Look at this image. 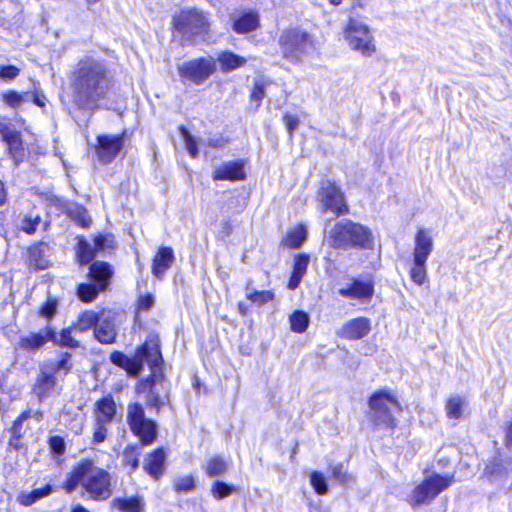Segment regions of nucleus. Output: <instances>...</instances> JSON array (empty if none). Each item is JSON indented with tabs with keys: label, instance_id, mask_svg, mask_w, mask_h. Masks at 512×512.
<instances>
[{
	"label": "nucleus",
	"instance_id": "f257e3e1",
	"mask_svg": "<svg viewBox=\"0 0 512 512\" xmlns=\"http://www.w3.org/2000/svg\"><path fill=\"white\" fill-rule=\"evenodd\" d=\"M111 362L126 370L130 376H137L147 363L151 375L139 381L137 390L139 394H145L146 403L160 412V406L164 404L163 399L157 393V385L163 386L165 378L163 374L164 360L157 341L149 340L137 348L132 357H128L120 351H114L110 355Z\"/></svg>",
	"mask_w": 512,
	"mask_h": 512
},
{
	"label": "nucleus",
	"instance_id": "f03ea898",
	"mask_svg": "<svg viewBox=\"0 0 512 512\" xmlns=\"http://www.w3.org/2000/svg\"><path fill=\"white\" fill-rule=\"evenodd\" d=\"M111 82L105 60L85 56L75 65L70 75L75 105L88 111L100 108V102L108 96Z\"/></svg>",
	"mask_w": 512,
	"mask_h": 512
},
{
	"label": "nucleus",
	"instance_id": "7ed1b4c3",
	"mask_svg": "<svg viewBox=\"0 0 512 512\" xmlns=\"http://www.w3.org/2000/svg\"><path fill=\"white\" fill-rule=\"evenodd\" d=\"M79 484L90 500L101 502L112 495L110 473L104 468L95 466L89 459L76 463L66 475L61 487L66 493H71Z\"/></svg>",
	"mask_w": 512,
	"mask_h": 512
},
{
	"label": "nucleus",
	"instance_id": "20e7f679",
	"mask_svg": "<svg viewBox=\"0 0 512 512\" xmlns=\"http://www.w3.org/2000/svg\"><path fill=\"white\" fill-rule=\"evenodd\" d=\"M278 44L283 59L293 65L304 63L316 51L314 36L299 27L283 30Z\"/></svg>",
	"mask_w": 512,
	"mask_h": 512
},
{
	"label": "nucleus",
	"instance_id": "39448f33",
	"mask_svg": "<svg viewBox=\"0 0 512 512\" xmlns=\"http://www.w3.org/2000/svg\"><path fill=\"white\" fill-rule=\"evenodd\" d=\"M327 242L335 249L349 247L369 248L373 242L371 231L358 223L344 219L327 231Z\"/></svg>",
	"mask_w": 512,
	"mask_h": 512
},
{
	"label": "nucleus",
	"instance_id": "423d86ee",
	"mask_svg": "<svg viewBox=\"0 0 512 512\" xmlns=\"http://www.w3.org/2000/svg\"><path fill=\"white\" fill-rule=\"evenodd\" d=\"M173 25L183 38L193 43L203 41L209 30L208 19L197 9L182 10L174 16Z\"/></svg>",
	"mask_w": 512,
	"mask_h": 512
},
{
	"label": "nucleus",
	"instance_id": "0eeeda50",
	"mask_svg": "<svg viewBox=\"0 0 512 512\" xmlns=\"http://www.w3.org/2000/svg\"><path fill=\"white\" fill-rule=\"evenodd\" d=\"M454 482V475H440L433 473L425 477L415 488L409 497V504L415 508L423 504L431 503L439 494L445 491Z\"/></svg>",
	"mask_w": 512,
	"mask_h": 512
},
{
	"label": "nucleus",
	"instance_id": "6e6552de",
	"mask_svg": "<svg viewBox=\"0 0 512 512\" xmlns=\"http://www.w3.org/2000/svg\"><path fill=\"white\" fill-rule=\"evenodd\" d=\"M113 275L111 265L103 261H95L90 265L89 277L91 284L82 283L78 286V297L85 302L93 301L100 291L105 290Z\"/></svg>",
	"mask_w": 512,
	"mask_h": 512
},
{
	"label": "nucleus",
	"instance_id": "1a4fd4ad",
	"mask_svg": "<svg viewBox=\"0 0 512 512\" xmlns=\"http://www.w3.org/2000/svg\"><path fill=\"white\" fill-rule=\"evenodd\" d=\"M345 37L351 49L364 57H371L376 51L374 37L369 27L358 20H349Z\"/></svg>",
	"mask_w": 512,
	"mask_h": 512
},
{
	"label": "nucleus",
	"instance_id": "9d476101",
	"mask_svg": "<svg viewBox=\"0 0 512 512\" xmlns=\"http://www.w3.org/2000/svg\"><path fill=\"white\" fill-rule=\"evenodd\" d=\"M216 71V61L213 57H200L178 65L181 78L196 85L202 84Z\"/></svg>",
	"mask_w": 512,
	"mask_h": 512
},
{
	"label": "nucleus",
	"instance_id": "9b49d317",
	"mask_svg": "<svg viewBox=\"0 0 512 512\" xmlns=\"http://www.w3.org/2000/svg\"><path fill=\"white\" fill-rule=\"evenodd\" d=\"M317 198L322 212L329 210L337 216L348 213L344 194L334 182L329 180L323 181Z\"/></svg>",
	"mask_w": 512,
	"mask_h": 512
},
{
	"label": "nucleus",
	"instance_id": "f8f14e48",
	"mask_svg": "<svg viewBox=\"0 0 512 512\" xmlns=\"http://www.w3.org/2000/svg\"><path fill=\"white\" fill-rule=\"evenodd\" d=\"M125 133L122 134H102L97 136L95 145V154L102 164H109L118 156L124 147Z\"/></svg>",
	"mask_w": 512,
	"mask_h": 512
},
{
	"label": "nucleus",
	"instance_id": "ddd939ff",
	"mask_svg": "<svg viewBox=\"0 0 512 512\" xmlns=\"http://www.w3.org/2000/svg\"><path fill=\"white\" fill-rule=\"evenodd\" d=\"M369 406L377 414L392 416L402 412L401 406L396 397L388 390H379L372 394Z\"/></svg>",
	"mask_w": 512,
	"mask_h": 512
},
{
	"label": "nucleus",
	"instance_id": "4468645a",
	"mask_svg": "<svg viewBox=\"0 0 512 512\" xmlns=\"http://www.w3.org/2000/svg\"><path fill=\"white\" fill-rule=\"evenodd\" d=\"M166 457L167 450L163 447H156L146 453L142 468L154 481L160 480L165 474Z\"/></svg>",
	"mask_w": 512,
	"mask_h": 512
},
{
	"label": "nucleus",
	"instance_id": "2eb2a0df",
	"mask_svg": "<svg viewBox=\"0 0 512 512\" xmlns=\"http://www.w3.org/2000/svg\"><path fill=\"white\" fill-rule=\"evenodd\" d=\"M128 424L134 436L138 437L139 445L149 446L157 438V426L150 418H128Z\"/></svg>",
	"mask_w": 512,
	"mask_h": 512
},
{
	"label": "nucleus",
	"instance_id": "dca6fc26",
	"mask_svg": "<svg viewBox=\"0 0 512 512\" xmlns=\"http://www.w3.org/2000/svg\"><path fill=\"white\" fill-rule=\"evenodd\" d=\"M245 177L246 173L244 169L243 160L224 162L223 164L215 168L213 172V180L215 181H238L245 179Z\"/></svg>",
	"mask_w": 512,
	"mask_h": 512
},
{
	"label": "nucleus",
	"instance_id": "f3484780",
	"mask_svg": "<svg viewBox=\"0 0 512 512\" xmlns=\"http://www.w3.org/2000/svg\"><path fill=\"white\" fill-rule=\"evenodd\" d=\"M434 248L430 232L424 228L416 232L414 239L413 259L427 261Z\"/></svg>",
	"mask_w": 512,
	"mask_h": 512
},
{
	"label": "nucleus",
	"instance_id": "a211bd4d",
	"mask_svg": "<svg viewBox=\"0 0 512 512\" xmlns=\"http://www.w3.org/2000/svg\"><path fill=\"white\" fill-rule=\"evenodd\" d=\"M57 382L56 376L46 371L41 366L40 373L36 379L33 391L39 400L52 395L56 391Z\"/></svg>",
	"mask_w": 512,
	"mask_h": 512
},
{
	"label": "nucleus",
	"instance_id": "6ab92c4d",
	"mask_svg": "<svg viewBox=\"0 0 512 512\" xmlns=\"http://www.w3.org/2000/svg\"><path fill=\"white\" fill-rule=\"evenodd\" d=\"M174 251L171 247L162 246L153 258L152 273L158 279H162L166 271L174 262Z\"/></svg>",
	"mask_w": 512,
	"mask_h": 512
},
{
	"label": "nucleus",
	"instance_id": "aec40b11",
	"mask_svg": "<svg viewBox=\"0 0 512 512\" xmlns=\"http://www.w3.org/2000/svg\"><path fill=\"white\" fill-rule=\"evenodd\" d=\"M371 328L370 320L365 317H358L348 321L341 330V336L350 340L365 337Z\"/></svg>",
	"mask_w": 512,
	"mask_h": 512
},
{
	"label": "nucleus",
	"instance_id": "412c9836",
	"mask_svg": "<svg viewBox=\"0 0 512 512\" xmlns=\"http://www.w3.org/2000/svg\"><path fill=\"white\" fill-rule=\"evenodd\" d=\"M95 338L105 344H111L116 338L115 319L111 315H105L102 313L101 318L94 328Z\"/></svg>",
	"mask_w": 512,
	"mask_h": 512
},
{
	"label": "nucleus",
	"instance_id": "4be33fe9",
	"mask_svg": "<svg viewBox=\"0 0 512 512\" xmlns=\"http://www.w3.org/2000/svg\"><path fill=\"white\" fill-rule=\"evenodd\" d=\"M51 339H55V330L50 326H46L39 332L21 337L20 346L27 350H36L51 341Z\"/></svg>",
	"mask_w": 512,
	"mask_h": 512
},
{
	"label": "nucleus",
	"instance_id": "5701e85b",
	"mask_svg": "<svg viewBox=\"0 0 512 512\" xmlns=\"http://www.w3.org/2000/svg\"><path fill=\"white\" fill-rule=\"evenodd\" d=\"M374 287L370 281L354 280L349 286L339 289V294L343 297L353 299L371 298Z\"/></svg>",
	"mask_w": 512,
	"mask_h": 512
},
{
	"label": "nucleus",
	"instance_id": "b1692460",
	"mask_svg": "<svg viewBox=\"0 0 512 512\" xmlns=\"http://www.w3.org/2000/svg\"><path fill=\"white\" fill-rule=\"evenodd\" d=\"M506 475V462L502 457V453L500 451H497V455L491 457L486 462L481 477L489 481H492Z\"/></svg>",
	"mask_w": 512,
	"mask_h": 512
},
{
	"label": "nucleus",
	"instance_id": "393cba45",
	"mask_svg": "<svg viewBox=\"0 0 512 512\" xmlns=\"http://www.w3.org/2000/svg\"><path fill=\"white\" fill-rule=\"evenodd\" d=\"M309 262H310V258L308 255H306V254L295 255L294 261H293L292 274H291V277L289 279L288 286H287L288 289L294 290L299 286L304 274L307 271Z\"/></svg>",
	"mask_w": 512,
	"mask_h": 512
},
{
	"label": "nucleus",
	"instance_id": "a878e982",
	"mask_svg": "<svg viewBox=\"0 0 512 512\" xmlns=\"http://www.w3.org/2000/svg\"><path fill=\"white\" fill-rule=\"evenodd\" d=\"M141 445L128 444L124 447L121 455V465L127 469L128 472H135L140 463Z\"/></svg>",
	"mask_w": 512,
	"mask_h": 512
},
{
	"label": "nucleus",
	"instance_id": "bb28decb",
	"mask_svg": "<svg viewBox=\"0 0 512 512\" xmlns=\"http://www.w3.org/2000/svg\"><path fill=\"white\" fill-rule=\"evenodd\" d=\"M259 26V15L254 11L245 12L233 21L232 28L238 34L254 31Z\"/></svg>",
	"mask_w": 512,
	"mask_h": 512
},
{
	"label": "nucleus",
	"instance_id": "cd10ccee",
	"mask_svg": "<svg viewBox=\"0 0 512 512\" xmlns=\"http://www.w3.org/2000/svg\"><path fill=\"white\" fill-rule=\"evenodd\" d=\"M110 505L120 512H142L144 507L141 497L138 495L131 497H115L112 499Z\"/></svg>",
	"mask_w": 512,
	"mask_h": 512
},
{
	"label": "nucleus",
	"instance_id": "c85d7f7f",
	"mask_svg": "<svg viewBox=\"0 0 512 512\" xmlns=\"http://www.w3.org/2000/svg\"><path fill=\"white\" fill-rule=\"evenodd\" d=\"M217 60L222 72H230L246 64V58L231 51H222L218 54Z\"/></svg>",
	"mask_w": 512,
	"mask_h": 512
},
{
	"label": "nucleus",
	"instance_id": "c756f323",
	"mask_svg": "<svg viewBox=\"0 0 512 512\" xmlns=\"http://www.w3.org/2000/svg\"><path fill=\"white\" fill-rule=\"evenodd\" d=\"M52 492V486L47 483L41 488L33 489L27 493H21L17 497V501L20 505L28 507L34 504L37 500L49 495Z\"/></svg>",
	"mask_w": 512,
	"mask_h": 512
},
{
	"label": "nucleus",
	"instance_id": "7c9ffc66",
	"mask_svg": "<svg viewBox=\"0 0 512 512\" xmlns=\"http://www.w3.org/2000/svg\"><path fill=\"white\" fill-rule=\"evenodd\" d=\"M246 298L257 306H263L272 301L275 297L274 293L269 290H256L251 286L249 281L245 288Z\"/></svg>",
	"mask_w": 512,
	"mask_h": 512
},
{
	"label": "nucleus",
	"instance_id": "2f4dec72",
	"mask_svg": "<svg viewBox=\"0 0 512 512\" xmlns=\"http://www.w3.org/2000/svg\"><path fill=\"white\" fill-rule=\"evenodd\" d=\"M71 357L72 355L69 352L62 353L59 360L47 362L42 367L55 376L61 372L66 374L72 367Z\"/></svg>",
	"mask_w": 512,
	"mask_h": 512
},
{
	"label": "nucleus",
	"instance_id": "473e14b6",
	"mask_svg": "<svg viewBox=\"0 0 512 512\" xmlns=\"http://www.w3.org/2000/svg\"><path fill=\"white\" fill-rule=\"evenodd\" d=\"M227 462L221 456H213L206 461L205 473L209 477H217L226 473Z\"/></svg>",
	"mask_w": 512,
	"mask_h": 512
},
{
	"label": "nucleus",
	"instance_id": "72a5a7b5",
	"mask_svg": "<svg viewBox=\"0 0 512 512\" xmlns=\"http://www.w3.org/2000/svg\"><path fill=\"white\" fill-rule=\"evenodd\" d=\"M76 255L81 265L89 264L96 255V249L84 238H79Z\"/></svg>",
	"mask_w": 512,
	"mask_h": 512
},
{
	"label": "nucleus",
	"instance_id": "f704fd0d",
	"mask_svg": "<svg viewBox=\"0 0 512 512\" xmlns=\"http://www.w3.org/2000/svg\"><path fill=\"white\" fill-rule=\"evenodd\" d=\"M290 328L293 332L303 333L309 326L310 317L302 310H296L289 316Z\"/></svg>",
	"mask_w": 512,
	"mask_h": 512
},
{
	"label": "nucleus",
	"instance_id": "c9c22d12",
	"mask_svg": "<svg viewBox=\"0 0 512 512\" xmlns=\"http://www.w3.org/2000/svg\"><path fill=\"white\" fill-rule=\"evenodd\" d=\"M307 230L304 225H298L287 234L285 245L291 248H299L306 240Z\"/></svg>",
	"mask_w": 512,
	"mask_h": 512
},
{
	"label": "nucleus",
	"instance_id": "e433bc0d",
	"mask_svg": "<svg viewBox=\"0 0 512 512\" xmlns=\"http://www.w3.org/2000/svg\"><path fill=\"white\" fill-rule=\"evenodd\" d=\"M51 342L66 348H77L79 342L72 337V327L64 328L59 334L55 332V339H51Z\"/></svg>",
	"mask_w": 512,
	"mask_h": 512
},
{
	"label": "nucleus",
	"instance_id": "4c0bfd02",
	"mask_svg": "<svg viewBox=\"0 0 512 512\" xmlns=\"http://www.w3.org/2000/svg\"><path fill=\"white\" fill-rule=\"evenodd\" d=\"M100 318L101 316L94 311H85L79 315L75 329L79 331H86L92 327H96Z\"/></svg>",
	"mask_w": 512,
	"mask_h": 512
},
{
	"label": "nucleus",
	"instance_id": "58836bf2",
	"mask_svg": "<svg viewBox=\"0 0 512 512\" xmlns=\"http://www.w3.org/2000/svg\"><path fill=\"white\" fill-rule=\"evenodd\" d=\"M236 491V487L221 480L212 483L211 494L216 500H222Z\"/></svg>",
	"mask_w": 512,
	"mask_h": 512
},
{
	"label": "nucleus",
	"instance_id": "ea45409f",
	"mask_svg": "<svg viewBox=\"0 0 512 512\" xmlns=\"http://www.w3.org/2000/svg\"><path fill=\"white\" fill-rule=\"evenodd\" d=\"M95 405L98 416H115L117 413L116 403L111 395L104 396Z\"/></svg>",
	"mask_w": 512,
	"mask_h": 512
},
{
	"label": "nucleus",
	"instance_id": "a19ab883",
	"mask_svg": "<svg viewBox=\"0 0 512 512\" xmlns=\"http://www.w3.org/2000/svg\"><path fill=\"white\" fill-rule=\"evenodd\" d=\"M112 420L113 418H96L92 437L93 443H102L106 439L108 426Z\"/></svg>",
	"mask_w": 512,
	"mask_h": 512
},
{
	"label": "nucleus",
	"instance_id": "79ce46f5",
	"mask_svg": "<svg viewBox=\"0 0 512 512\" xmlns=\"http://www.w3.org/2000/svg\"><path fill=\"white\" fill-rule=\"evenodd\" d=\"M69 217L74 220L78 225L82 227H88L90 224V218L87 210L80 205H72L67 211Z\"/></svg>",
	"mask_w": 512,
	"mask_h": 512
},
{
	"label": "nucleus",
	"instance_id": "37998d69",
	"mask_svg": "<svg viewBox=\"0 0 512 512\" xmlns=\"http://www.w3.org/2000/svg\"><path fill=\"white\" fill-rule=\"evenodd\" d=\"M426 262L421 260H414L410 270V277L417 285H422L427 278Z\"/></svg>",
	"mask_w": 512,
	"mask_h": 512
},
{
	"label": "nucleus",
	"instance_id": "c03bdc74",
	"mask_svg": "<svg viewBox=\"0 0 512 512\" xmlns=\"http://www.w3.org/2000/svg\"><path fill=\"white\" fill-rule=\"evenodd\" d=\"M466 398L460 395L452 396L446 404L447 416H461Z\"/></svg>",
	"mask_w": 512,
	"mask_h": 512
},
{
	"label": "nucleus",
	"instance_id": "a18cd8bd",
	"mask_svg": "<svg viewBox=\"0 0 512 512\" xmlns=\"http://www.w3.org/2000/svg\"><path fill=\"white\" fill-rule=\"evenodd\" d=\"M180 135L184 140L186 150L192 158H196L198 156V143L194 136L184 127L181 126L179 128Z\"/></svg>",
	"mask_w": 512,
	"mask_h": 512
},
{
	"label": "nucleus",
	"instance_id": "49530a36",
	"mask_svg": "<svg viewBox=\"0 0 512 512\" xmlns=\"http://www.w3.org/2000/svg\"><path fill=\"white\" fill-rule=\"evenodd\" d=\"M310 483L314 491L318 495H325L328 493V485L324 475L319 471H313L310 474Z\"/></svg>",
	"mask_w": 512,
	"mask_h": 512
},
{
	"label": "nucleus",
	"instance_id": "de8ad7c7",
	"mask_svg": "<svg viewBox=\"0 0 512 512\" xmlns=\"http://www.w3.org/2000/svg\"><path fill=\"white\" fill-rule=\"evenodd\" d=\"M40 221L41 218L38 215L34 217L30 215H25L23 218L20 219L18 227L25 233L32 234L36 231V228L39 225Z\"/></svg>",
	"mask_w": 512,
	"mask_h": 512
},
{
	"label": "nucleus",
	"instance_id": "09e8293b",
	"mask_svg": "<svg viewBox=\"0 0 512 512\" xmlns=\"http://www.w3.org/2000/svg\"><path fill=\"white\" fill-rule=\"evenodd\" d=\"M195 488V481L191 475H186L177 478L173 483V490L175 492H189Z\"/></svg>",
	"mask_w": 512,
	"mask_h": 512
},
{
	"label": "nucleus",
	"instance_id": "8fccbe9b",
	"mask_svg": "<svg viewBox=\"0 0 512 512\" xmlns=\"http://www.w3.org/2000/svg\"><path fill=\"white\" fill-rule=\"evenodd\" d=\"M21 99L20 93L15 90H9L2 94L3 102L13 109H17L22 105Z\"/></svg>",
	"mask_w": 512,
	"mask_h": 512
},
{
	"label": "nucleus",
	"instance_id": "3c124183",
	"mask_svg": "<svg viewBox=\"0 0 512 512\" xmlns=\"http://www.w3.org/2000/svg\"><path fill=\"white\" fill-rule=\"evenodd\" d=\"M20 73V69L14 65H0V79L11 81Z\"/></svg>",
	"mask_w": 512,
	"mask_h": 512
},
{
	"label": "nucleus",
	"instance_id": "603ef678",
	"mask_svg": "<svg viewBox=\"0 0 512 512\" xmlns=\"http://www.w3.org/2000/svg\"><path fill=\"white\" fill-rule=\"evenodd\" d=\"M51 451L57 455L65 452V442L60 436H51L48 440Z\"/></svg>",
	"mask_w": 512,
	"mask_h": 512
},
{
	"label": "nucleus",
	"instance_id": "864d4df0",
	"mask_svg": "<svg viewBox=\"0 0 512 512\" xmlns=\"http://www.w3.org/2000/svg\"><path fill=\"white\" fill-rule=\"evenodd\" d=\"M283 121L285 123L290 138H292L294 131L297 129L300 123L299 117L296 115L286 113L283 116Z\"/></svg>",
	"mask_w": 512,
	"mask_h": 512
},
{
	"label": "nucleus",
	"instance_id": "5fc2aeb1",
	"mask_svg": "<svg viewBox=\"0 0 512 512\" xmlns=\"http://www.w3.org/2000/svg\"><path fill=\"white\" fill-rule=\"evenodd\" d=\"M57 310V300L48 298L46 303L40 309V315L46 318H52Z\"/></svg>",
	"mask_w": 512,
	"mask_h": 512
},
{
	"label": "nucleus",
	"instance_id": "6e6d98bb",
	"mask_svg": "<svg viewBox=\"0 0 512 512\" xmlns=\"http://www.w3.org/2000/svg\"><path fill=\"white\" fill-rule=\"evenodd\" d=\"M265 97L264 84L262 82L257 81L254 85V88L251 92L252 101L256 102V107H259L261 101Z\"/></svg>",
	"mask_w": 512,
	"mask_h": 512
},
{
	"label": "nucleus",
	"instance_id": "4d7b16f0",
	"mask_svg": "<svg viewBox=\"0 0 512 512\" xmlns=\"http://www.w3.org/2000/svg\"><path fill=\"white\" fill-rule=\"evenodd\" d=\"M154 304V298L152 295H142L138 298V309L149 310Z\"/></svg>",
	"mask_w": 512,
	"mask_h": 512
},
{
	"label": "nucleus",
	"instance_id": "13d9d810",
	"mask_svg": "<svg viewBox=\"0 0 512 512\" xmlns=\"http://www.w3.org/2000/svg\"><path fill=\"white\" fill-rule=\"evenodd\" d=\"M127 416H145L143 405L139 402L129 404Z\"/></svg>",
	"mask_w": 512,
	"mask_h": 512
},
{
	"label": "nucleus",
	"instance_id": "bf43d9fd",
	"mask_svg": "<svg viewBox=\"0 0 512 512\" xmlns=\"http://www.w3.org/2000/svg\"><path fill=\"white\" fill-rule=\"evenodd\" d=\"M26 418H16L12 425V435L11 438L14 440H19L22 436L21 429H22V422Z\"/></svg>",
	"mask_w": 512,
	"mask_h": 512
},
{
	"label": "nucleus",
	"instance_id": "052dcab7",
	"mask_svg": "<svg viewBox=\"0 0 512 512\" xmlns=\"http://www.w3.org/2000/svg\"><path fill=\"white\" fill-rule=\"evenodd\" d=\"M332 476L340 482H345L347 480L346 472L343 470V466L341 464L335 465L332 468Z\"/></svg>",
	"mask_w": 512,
	"mask_h": 512
},
{
	"label": "nucleus",
	"instance_id": "680f3d73",
	"mask_svg": "<svg viewBox=\"0 0 512 512\" xmlns=\"http://www.w3.org/2000/svg\"><path fill=\"white\" fill-rule=\"evenodd\" d=\"M108 246V238L106 236L98 235L94 238V248L96 251L104 250Z\"/></svg>",
	"mask_w": 512,
	"mask_h": 512
},
{
	"label": "nucleus",
	"instance_id": "e2e57ef3",
	"mask_svg": "<svg viewBox=\"0 0 512 512\" xmlns=\"http://www.w3.org/2000/svg\"><path fill=\"white\" fill-rule=\"evenodd\" d=\"M504 445L506 448L512 447V420L508 423L505 429Z\"/></svg>",
	"mask_w": 512,
	"mask_h": 512
},
{
	"label": "nucleus",
	"instance_id": "0e129e2a",
	"mask_svg": "<svg viewBox=\"0 0 512 512\" xmlns=\"http://www.w3.org/2000/svg\"><path fill=\"white\" fill-rule=\"evenodd\" d=\"M226 144V140L223 137L210 138L207 141V145L212 148H223Z\"/></svg>",
	"mask_w": 512,
	"mask_h": 512
},
{
	"label": "nucleus",
	"instance_id": "69168bd1",
	"mask_svg": "<svg viewBox=\"0 0 512 512\" xmlns=\"http://www.w3.org/2000/svg\"><path fill=\"white\" fill-rule=\"evenodd\" d=\"M44 99H45L44 95H43V94H41V93H39V92L35 89V95H34V97H33L32 102H33L34 104H36L37 106H39V107H44V106H45Z\"/></svg>",
	"mask_w": 512,
	"mask_h": 512
},
{
	"label": "nucleus",
	"instance_id": "338daca9",
	"mask_svg": "<svg viewBox=\"0 0 512 512\" xmlns=\"http://www.w3.org/2000/svg\"><path fill=\"white\" fill-rule=\"evenodd\" d=\"M383 420L382 418H376L375 426L376 428L380 427L382 424H385L387 427H389L391 430L394 429V418H388V421H379Z\"/></svg>",
	"mask_w": 512,
	"mask_h": 512
},
{
	"label": "nucleus",
	"instance_id": "774afa93",
	"mask_svg": "<svg viewBox=\"0 0 512 512\" xmlns=\"http://www.w3.org/2000/svg\"><path fill=\"white\" fill-rule=\"evenodd\" d=\"M35 95V90L34 91H25L23 93H20V97L22 98L21 101H22V104L24 102H27V101H32L33 100V97Z\"/></svg>",
	"mask_w": 512,
	"mask_h": 512
}]
</instances>
